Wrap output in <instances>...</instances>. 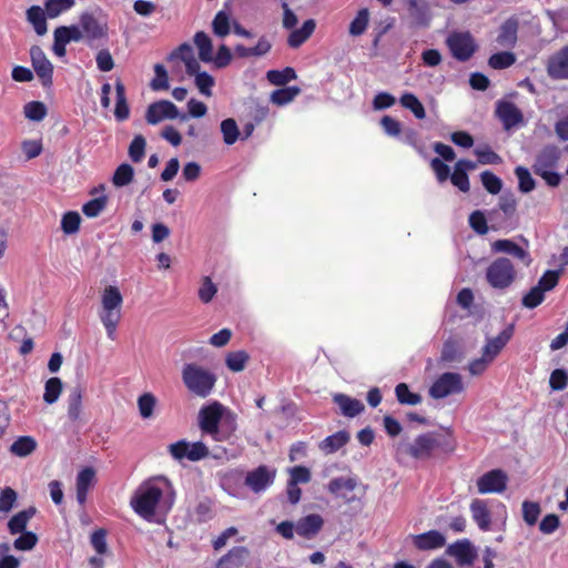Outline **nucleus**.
Masks as SVG:
<instances>
[{"mask_svg":"<svg viewBox=\"0 0 568 568\" xmlns=\"http://www.w3.org/2000/svg\"><path fill=\"white\" fill-rule=\"evenodd\" d=\"M455 443L449 434L438 432H427L416 436L414 439L403 438L395 445V458L399 463L410 458L425 462L434 457L435 453L442 448L453 450Z\"/></svg>","mask_w":568,"mask_h":568,"instance_id":"f257e3e1","label":"nucleus"},{"mask_svg":"<svg viewBox=\"0 0 568 568\" xmlns=\"http://www.w3.org/2000/svg\"><path fill=\"white\" fill-rule=\"evenodd\" d=\"M170 488L171 484L164 477L145 480L133 494L130 505L140 517L152 521L161 505L164 491Z\"/></svg>","mask_w":568,"mask_h":568,"instance_id":"f03ea898","label":"nucleus"},{"mask_svg":"<svg viewBox=\"0 0 568 568\" xmlns=\"http://www.w3.org/2000/svg\"><path fill=\"white\" fill-rule=\"evenodd\" d=\"M122 303L123 297L116 286L109 285L103 290L99 318L102 322L110 339H114L115 337L116 327L122 317Z\"/></svg>","mask_w":568,"mask_h":568,"instance_id":"7ed1b4c3","label":"nucleus"},{"mask_svg":"<svg viewBox=\"0 0 568 568\" xmlns=\"http://www.w3.org/2000/svg\"><path fill=\"white\" fill-rule=\"evenodd\" d=\"M181 377L186 389L201 398H205L212 393L217 381L213 372L196 363L184 364Z\"/></svg>","mask_w":568,"mask_h":568,"instance_id":"20e7f679","label":"nucleus"},{"mask_svg":"<svg viewBox=\"0 0 568 568\" xmlns=\"http://www.w3.org/2000/svg\"><path fill=\"white\" fill-rule=\"evenodd\" d=\"M561 151L554 144L545 145L536 154L535 163L532 165L534 172L541 176L549 186H558L561 176L554 171L560 159Z\"/></svg>","mask_w":568,"mask_h":568,"instance_id":"39448f33","label":"nucleus"},{"mask_svg":"<svg viewBox=\"0 0 568 568\" xmlns=\"http://www.w3.org/2000/svg\"><path fill=\"white\" fill-rule=\"evenodd\" d=\"M485 277L493 288L504 291L515 283L517 271L509 258L498 257L488 265Z\"/></svg>","mask_w":568,"mask_h":568,"instance_id":"423d86ee","label":"nucleus"},{"mask_svg":"<svg viewBox=\"0 0 568 568\" xmlns=\"http://www.w3.org/2000/svg\"><path fill=\"white\" fill-rule=\"evenodd\" d=\"M225 412V407L219 402L201 407L197 418L202 433L211 436L214 440H222L224 437L220 432L219 425Z\"/></svg>","mask_w":568,"mask_h":568,"instance_id":"0eeeda50","label":"nucleus"},{"mask_svg":"<svg viewBox=\"0 0 568 568\" xmlns=\"http://www.w3.org/2000/svg\"><path fill=\"white\" fill-rule=\"evenodd\" d=\"M464 390L463 377L458 373H444L430 386L429 395L435 399H442L449 395Z\"/></svg>","mask_w":568,"mask_h":568,"instance_id":"6e6552de","label":"nucleus"},{"mask_svg":"<svg viewBox=\"0 0 568 568\" xmlns=\"http://www.w3.org/2000/svg\"><path fill=\"white\" fill-rule=\"evenodd\" d=\"M180 119L186 121L187 114L180 113L176 105L169 100H160L151 103L145 112V120L149 124H158L163 120Z\"/></svg>","mask_w":568,"mask_h":568,"instance_id":"1a4fd4ad","label":"nucleus"},{"mask_svg":"<svg viewBox=\"0 0 568 568\" xmlns=\"http://www.w3.org/2000/svg\"><path fill=\"white\" fill-rule=\"evenodd\" d=\"M446 43L453 57L459 61L469 60L477 48L469 32H454L447 38Z\"/></svg>","mask_w":568,"mask_h":568,"instance_id":"9d476101","label":"nucleus"},{"mask_svg":"<svg viewBox=\"0 0 568 568\" xmlns=\"http://www.w3.org/2000/svg\"><path fill=\"white\" fill-rule=\"evenodd\" d=\"M30 59L41 84L45 88L51 87L53 82V65L39 45L31 47Z\"/></svg>","mask_w":568,"mask_h":568,"instance_id":"9b49d317","label":"nucleus"},{"mask_svg":"<svg viewBox=\"0 0 568 568\" xmlns=\"http://www.w3.org/2000/svg\"><path fill=\"white\" fill-rule=\"evenodd\" d=\"M508 477L501 469H493L477 479L479 494H500L507 488Z\"/></svg>","mask_w":568,"mask_h":568,"instance_id":"f8f14e48","label":"nucleus"},{"mask_svg":"<svg viewBox=\"0 0 568 568\" xmlns=\"http://www.w3.org/2000/svg\"><path fill=\"white\" fill-rule=\"evenodd\" d=\"M80 26L82 28L83 36L90 45H92L94 41L105 39L108 36L106 22L98 19L92 13H82L80 17Z\"/></svg>","mask_w":568,"mask_h":568,"instance_id":"ddd939ff","label":"nucleus"},{"mask_svg":"<svg viewBox=\"0 0 568 568\" xmlns=\"http://www.w3.org/2000/svg\"><path fill=\"white\" fill-rule=\"evenodd\" d=\"M276 470L271 469L265 465L247 473L245 477V485L255 494L264 491L268 486L274 483Z\"/></svg>","mask_w":568,"mask_h":568,"instance_id":"4468645a","label":"nucleus"},{"mask_svg":"<svg viewBox=\"0 0 568 568\" xmlns=\"http://www.w3.org/2000/svg\"><path fill=\"white\" fill-rule=\"evenodd\" d=\"M446 554L454 557L459 566H470L477 557L476 549L468 539L458 540L449 545Z\"/></svg>","mask_w":568,"mask_h":568,"instance_id":"2eb2a0df","label":"nucleus"},{"mask_svg":"<svg viewBox=\"0 0 568 568\" xmlns=\"http://www.w3.org/2000/svg\"><path fill=\"white\" fill-rule=\"evenodd\" d=\"M496 114L503 122L505 130H510L524 122L521 111L509 101H500L497 103Z\"/></svg>","mask_w":568,"mask_h":568,"instance_id":"dca6fc26","label":"nucleus"},{"mask_svg":"<svg viewBox=\"0 0 568 568\" xmlns=\"http://www.w3.org/2000/svg\"><path fill=\"white\" fill-rule=\"evenodd\" d=\"M491 250L496 253L509 254L520 260L526 266L531 263L529 253L511 240H497L491 244Z\"/></svg>","mask_w":568,"mask_h":568,"instance_id":"f3484780","label":"nucleus"},{"mask_svg":"<svg viewBox=\"0 0 568 568\" xmlns=\"http://www.w3.org/2000/svg\"><path fill=\"white\" fill-rule=\"evenodd\" d=\"M513 336V326L504 329L498 336L488 338L483 348V356L493 362Z\"/></svg>","mask_w":568,"mask_h":568,"instance_id":"a211bd4d","label":"nucleus"},{"mask_svg":"<svg viewBox=\"0 0 568 568\" xmlns=\"http://www.w3.org/2000/svg\"><path fill=\"white\" fill-rule=\"evenodd\" d=\"M414 545L419 550H433L445 546L446 538L438 530H429L424 534L413 536Z\"/></svg>","mask_w":568,"mask_h":568,"instance_id":"6ab92c4d","label":"nucleus"},{"mask_svg":"<svg viewBox=\"0 0 568 568\" xmlns=\"http://www.w3.org/2000/svg\"><path fill=\"white\" fill-rule=\"evenodd\" d=\"M248 556L250 551L246 547H233L226 555L219 559L216 568H242Z\"/></svg>","mask_w":568,"mask_h":568,"instance_id":"aec40b11","label":"nucleus"},{"mask_svg":"<svg viewBox=\"0 0 568 568\" xmlns=\"http://www.w3.org/2000/svg\"><path fill=\"white\" fill-rule=\"evenodd\" d=\"M548 73L557 79L568 78V45L549 59Z\"/></svg>","mask_w":568,"mask_h":568,"instance_id":"412c9836","label":"nucleus"},{"mask_svg":"<svg viewBox=\"0 0 568 568\" xmlns=\"http://www.w3.org/2000/svg\"><path fill=\"white\" fill-rule=\"evenodd\" d=\"M323 524V518L320 515H307L297 521L295 525V531L300 536L312 538L321 530Z\"/></svg>","mask_w":568,"mask_h":568,"instance_id":"4be33fe9","label":"nucleus"},{"mask_svg":"<svg viewBox=\"0 0 568 568\" xmlns=\"http://www.w3.org/2000/svg\"><path fill=\"white\" fill-rule=\"evenodd\" d=\"M83 392L80 386H74L68 395V417L72 423L83 420Z\"/></svg>","mask_w":568,"mask_h":568,"instance_id":"5701e85b","label":"nucleus"},{"mask_svg":"<svg viewBox=\"0 0 568 568\" xmlns=\"http://www.w3.org/2000/svg\"><path fill=\"white\" fill-rule=\"evenodd\" d=\"M328 489L336 497L352 501L354 499L355 483L352 478H335L331 480Z\"/></svg>","mask_w":568,"mask_h":568,"instance_id":"b1692460","label":"nucleus"},{"mask_svg":"<svg viewBox=\"0 0 568 568\" xmlns=\"http://www.w3.org/2000/svg\"><path fill=\"white\" fill-rule=\"evenodd\" d=\"M95 471L91 467L82 469L77 476V499L83 505L87 500L89 488L92 486Z\"/></svg>","mask_w":568,"mask_h":568,"instance_id":"393cba45","label":"nucleus"},{"mask_svg":"<svg viewBox=\"0 0 568 568\" xmlns=\"http://www.w3.org/2000/svg\"><path fill=\"white\" fill-rule=\"evenodd\" d=\"M271 48H272V44L267 40V38L261 37L255 47L246 48L243 44H237L234 48V52H235L236 57H239V58H251V57L260 58V57H263L266 53H268Z\"/></svg>","mask_w":568,"mask_h":568,"instance_id":"a878e982","label":"nucleus"},{"mask_svg":"<svg viewBox=\"0 0 568 568\" xmlns=\"http://www.w3.org/2000/svg\"><path fill=\"white\" fill-rule=\"evenodd\" d=\"M408 13L416 24L427 26L429 22V7L426 0H406Z\"/></svg>","mask_w":568,"mask_h":568,"instance_id":"bb28decb","label":"nucleus"},{"mask_svg":"<svg viewBox=\"0 0 568 568\" xmlns=\"http://www.w3.org/2000/svg\"><path fill=\"white\" fill-rule=\"evenodd\" d=\"M316 22L313 19L306 20L300 29L293 30L287 39L291 48H298L302 45L314 32Z\"/></svg>","mask_w":568,"mask_h":568,"instance_id":"cd10ccee","label":"nucleus"},{"mask_svg":"<svg viewBox=\"0 0 568 568\" xmlns=\"http://www.w3.org/2000/svg\"><path fill=\"white\" fill-rule=\"evenodd\" d=\"M27 20L30 22L37 34L44 36L48 31L47 12L39 6H32L27 10Z\"/></svg>","mask_w":568,"mask_h":568,"instance_id":"c85d7f7f","label":"nucleus"},{"mask_svg":"<svg viewBox=\"0 0 568 568\" xmlns=\"http://www.w3.org/2000/svg\"><path fill=\"white\" fill-rule=\"evenodd\" d=\"M470 511L479 528L487 530L490 526V514L486 503L481 499H474L470 504Z\"/></svg>","mask_w":568,"mask_h":568,"instance_id":"c756f323","label":"nucleus"},{"mask_svg":"<svg viewBox=\"0 0 568 568\" xmlns=\"http://www.w3.org/2000/svg\"><path fill=\"white\" fill-rule=\"evenodd\" d=\"M351 439V434L345 430H339L321 442L320 448L326 453L332 454L343 447Z\"/></svg>","mask_w":568,"mask_h":568,"instance_id":"7c9ffc66","label":"nucleus"},{"mask_svg":"<svg viewBox=\"0 0 568 568\" xmlns=\"http://www.w3.org/2000/svg\"><path fill=\"white\" fill-rule=\"evenodd\" d=\"M518 22L515 19H508L500 28L497 42L501 47H511L517 40Z\"/></svg>","mask_w":568,"mask_h":568,"instance_id":"2f4dec72","label":"nucleus"},{"mask_svg":"<svg viewBox=\"0 0 568 568\" xmlns=\"http://www.w3.org/2000/svg\"><path fill=\"white\" fill-rule=\"evenodd\" d=\"M36 508L29 507L22 511L16 514L8 523L9 531L12 535L23 532L29 520L34 516Z\"/></svg>","mask_w":568,"mask_h":568,"instance_id":"473e14b6","label":"nucleus"},{"mask_svg":"<svg viewBox=\"0 0 568 568\" xmlns=\"http://www.w3.org/2000/svg\"><path fill=\"white\" fill-rule=\"evenodd\" d=\"M115 92H116V103L114 110V116L118 121H124L130 115V109L125 98V88L124 84L118 80L115 82Z\"/></svg>","mask_w":568,"mask_h":568,"instance_id":"72a5a7b5","label":"nucleus"},{"mask_svg":"<svg viewBox=\"0 0 568 568\" xmlns=\"http://www.w3.org/2000/svg\"><path fill=\"white\" fill-rule=\"evenodd\" d=\"M194 43L199 49V58L203 62H212L213 61V45L209 36L199 31L194 36Z\"/></svg>","mask_w":568,"mask_h":568,"instance_id":"f704fd0d","label":"nucleus"},{"mask_svg":"<svg viewBox=\"0 0 568 568\" xmlns=\"http://www.w3.org/2000/svg\"><path fill=\"white\" fill-rule=\"evenodd\" d=\"M37 448V442L31 436H21L10 446V452L18 457H27Z\"/></svg>","mask_w":568,"mask_h":568,"instance_id":"c9c22d12","label":"nucleus"},{"mask_svg":"<svg viewBox=\"0 0 568 568\" xmlns=\"http://www.w3.org/2000/svg\"><path fill=\"white\" fill-rule=\"evenodd\" d=\"M399 103L403 108L409 110L416 119H425V108L415 94L409 92L404 93L399 99Z\"/></svg>","mask_w":568,"mask_h":568,"instance_id":"e433bc0d","label":"nucleus"},{"mask_svg":"<svg viewBox=\"0 0 568 568\" xmlns=\"http://www.w3.org/2000/svg\"><path fill=\"white\" fill-rule=\"evenodd\" d=\"M134 178V170L128 163H122L119 165L112 176V183L116 187H123L129 185Z\"/></svg>","mask_w":568,"mask_h":568,"instance_id":"4c0bfd02","label":"nucleus"},{"mask_svg":"<svg viewBox=\"0 0 568 568\" xmlns=\"http://www.w3.org/2000/svg\"><path fill=\"white\" fill-rule=\"evenodd\" d=\"M62 392V382L59 377H51L45 382L43 400L51 405L54 404Z\"/></svg>","mask_w":568,"mask_h":568,"instance_id":"58836bf2","label":"nucleus"},{"mask_svg":"<svg viewBox=\"0 0 568 568\" xmlns=\"http://www.w3.org/2000/svg\"><path fill=\"white\" fill-rule=\"evenodd\" d=\"M300 88L297 87H287L284 89H277L272 92L271 101L276 105H285L294 100V98L300 93Z\"/></svg>","mask_w":568,"mask_h":568,"instance_id":"ea45409f","label":"nucleus"},{"mask_svg":"<svg viewBox=\"0 0 568 568\" xmlns=\"http://www.w3.org/2000/svg\"><path fill=\"white\" fill-rule=\"evenodd\" d=\"M296 79V72L293 68H285L282 71L270 70L267 72V80L274 85H285L287 82Z\"/></svg>","mask_w":568,"mask_h":568,"instance_id":"a19ab883","label":"nucleus"},{"mask_svg":"<svg viewBox=\"0 0 568 568\" xmlns=\"http://www.w3.org/2000/svg\"><path fill=\"white\" fill-rule=\"evenodd\" d=\"M73 6L74 0H47L44 3L47 16L51 19L57 18Z\"/></svg>","mask_w":568,"mask_h":568,"instance_id":"79ce46f5","label":"nucleus"},{"mask_svg":"<svg viewBox=\"0 0 568 568\" xmlns=\"http://www.w3.org/2000/svg\"><path fill=\"white\" fill-rule=\"evenodd\" d=\"M248 361V354L245 351H236L227 354L225 364L232 372H242Z\"/></svg>","mask_w":568,"mask_h":568,"instance_id":"37998d69","label":"nucleus"},{"mask_svg":"<svg viewBox=\"0 0 568 568\" xmlns=\"http://www.w3.org/2000/svg\"><path fill=\"white\" fill-rule=\"evenodd\" d=\"M397 400L405 405H417L422 403V396L412 393L405 383H400L395 388Z\"/></svg>","mask_w":568,"mask_h":568,"instance_id":"c03bdc74","label":"nucleus"},{"mask_svg":"<svg viewBox=\"0 0 568 568\" xmlns=\"http://www.w3.org/2000/svg\"><path fill=\"white\" fill-rule=\"evenodd\" d=\"M523 519L528 526L536 525L539 515L541 514V507L536 501L525 500L521 505Z\"/></svg>","mask_w":568,"mask_h":568,"instance_id":"a18cd8bd","label":"nucleus"},{"mask_svg":"<svg viewBox=\"0 0 568 568\" xmlns=\"http://www.w3.org/2000/svg\"><path fill=\"white\" fill-rule=\"evenodd\" d=\"M212 29L215 36L224 38L230 33V17L225 11H219L213 21Z\"/></svg>","mask_w":568,"mask_h":568,"instance_id":"49530a36","label":"nucleus"},{"mask_svg":"<svg viewBox=\"0 0 568 568\" xmlns=\"http://www.w3.org/2000/svg\"><path fill=\"white\" fill-rule=\"evenodd\" d=\"M221 132L223 134V141L227 145L234 144L240 135L237 124L233 119H225L221 122Z\"/></svg>","mask_w":568,"mask_h":568,"instance_id":"de8ad7c7","label":"nucleus"},{"mask_svg":"<svg viewBox=\"0 0 568 568\" xmlns=\"http://www.w3.org/2000/svg\"><path fill=\"white\" fill-rule=\"evenodd\" d=\"M106 204L108 197L102 195L83 204L82 212L88 217H97L105 209Z\"/></svg>","mask_w":568,"mask_h":568,"instance_id":"09e8293b","label":"nucleus"},{"mask_svg":"<svg viewBox=\"0 0 568 568\" xmlns=\"http://www.w3.org/2000/svg\"><path fill=\"white\" fill-rule=\"evenodd\" d=\"M515 174L518 179V189L520 192L528 193L535 189L536 183L528 169L517 166L515 169Z\"/></svg>","mask_w":568,"mask_h":568,"instance_id":"8fccbe9b","label":"nucleus"},{"mask_svg":"<svg viewBox=\"0 0 568 568\" xmlns=\"http://www.w3.org/2000/svg\"><path fill=\"white\" fill-rule=\"evenodd\" d=\"M156 398L151 393H144L138 398V407L142 418L146 419L152 417Z\"/></svg>","mask_w":568,"mask_h":568,"instance_id":"3c124183","label":"nucleus"},{"mask_svg":"<svg viewBox=\"0 0 568 568\" xmlns=\"http://www.w3.org/2000/svg\"><path fill=\"white\" fill-rule=\"evenodd\" d=\"M23 112L27 119L31 121H41L47 114V108L42 102L32 101L24 105Z\"/></svg>","mask_w":568,"mask_h":568,"instance_id":"603ef678","label":"nucleus"},{"mask_svg":"<svg viewBox=\"0 0 568 568\" xmlns=\"http://www.w3.org/2000/svg\"><path fill=\"white\" fill-rule=\"evenodd\" d=\"M545 300V292L538 286H534L530 291L523 297L521 304L526 308H535L540 305Z\"/></svg>","mask_w":568,"mask_h":568,"instance_id":"864d4df0","label":"nucleus"},{"mask_svg":"<svg viewBox=\"0 0 568 568\" xmlns=\"http://www.w3.org/2000/svg\"><path fill=\"white\" fill-rule=\"evenodd\" d=\"M81 217L78 212H68L62 216L61 229L65 234H74L79 231Z\"/></svg>","mask_w":568,"mask_h":568,"instance_id":"5fc2aeb1","label":"nucleus"},{"mask_svg":"<svg viewBox=\"0 0 568 568\" xmlns=\"http://www.w3.org/2000/svg\"><path fill=\"white\" fill-rule=\"evenodd\" d=\"M146 141L142 135H136L129 146L130 159L138 163L144 158Z\"/></svg>","mask_w":568,"mask_h":568,"instance_id":"6e6d98bb","label":"nucleus"},{"mask_svg":"<svg viewBox=\"0 0 568 568\" xmlns=\"http://www.w3.org/2000/svg\"><path fill=\"white\" fill-rule=\"evenodd\" d=\"M481 183L484 187L490 193V194H498L501 191L503 182L501 180L495 175L490 171H484L480 174Z\"/></svg>","mask_w":568,"mask_h":568,"instance_id":"4d7b16f0","label":"nucleus"},{"mask_svg":"<svg viewBox=\"0 0 568 568\" xmlns=\"http://www.w3.org/2000/svg\"><path fill=\"white\" fill-rule=\"evenodd\" d=\"M562 268L556 271H547L538 281L537 285L546 293L555 288L558 284Z\"/></svg>","mask_w":568,"mask_h":568,"instance_id":"13d9d810","label":"nucleus"},{"mask_svg":"<svg viewBox=\"0 0 568 568\" xmlns=\"http://www.w3.org/2000/svg\"><path fill=\"white\" fill-rule=\"evenodd\" d=\"M474 153L477 155L478 162L484 165L500 164L503 162L501 158L489 146H478L475 149Z\"/></svg>","mask_w":568,"mask_h":568,"instance_id":"bf43d9fd","label":"nucleus"},{"mask_svg":"<svg viewBox=\"0 0 568 568\" xmlns=\"http://www.w3.org/2000/svg\"><path fill=\"white\" fill-rule=\"evenodd\" d=\"M195 85L205 97H212V88L215 83L214 78L207 72H201L195 75Z\"/></svg>","mask_w":568,"mask_h":568,"instance_id":"052dcab7","label":"nucleus"},{"mask_svg":"<svg viewBox=\"0 0 568 568\" xmlns=\"http://www.w3.org/2000/svg\"><path fill=\"white\" fill-rule=\"evenodd\" d=\"M18 495L16 490L7 487L0 490V513L8 514L13 508L17 501Z\"/></svg>","mask_w":568,"mask_h":568,"instance_id":"680f3d73","label":"nucleus"},{"mask_svg":"<svg viewBox=\"0 0 568 568\" xmlns=\"http://www.w3.org/2000/svg\"><path fill=\"white\" fill-rule=\"evenodd\" d=\"M515 55L510 52H498L489 58V65L493 69H505L515 62Z\"/></svg>","mask_w":568,"mask_h":568,"instance_id":"e2e57ef3","label":"nucleus"},{"mask_svg":"<svg viewBox=\"0 0 568 568\" xmlns=\"http://www.w3.org/2000/svg\"><path fill=\"white\" fill-rule=\"evenodd\" d=\"M13 541V547L18 550H31L38 542V536L32 531H23Z\"/></svg>","mask_w":568,"mask_h":568,"instance_id":"0e129e2a","label":"nucleus"},{"mask_svg":"<svg viewBox=\"0 0 568 568\" xmlns=\"http://www.w3.org/2000/svg\"><path fill=\"white\" fill-rule=\"evenodd\" d=\"M155 78L151 81V88L155 91L169 89V78L162 64L154 65Z\"/></svg>","mask_w":568,"mask_h":568,"instance_id":"69168bd1","label":"nucleus"},{"mask_svg":"<svg viewBox=\"0 0 568 568\" xmlns=\"http://www.w3.org/2000/svg\"><path fill=\"white\" fill-rule=\"evenodd\" d=\"M10 545L8 542L0 544V568H19L20 561L10 555Z\"/></svg>","mask_w":568,"mask_h":568,"instance_id":"338daca9","label":"nucleus"},{"mask_svg":"<svg viewBox=\"0 0 568 568\" xmlns=\"http://www.w3.org/2000/svg\"><path fill=\"white\" fill-rule=\"evenodd\" d=\"M334 403L338 405L341 413L347 417H355V400L344 394H335Z\"/></svg>","mask_w":568,"mask_h":568,"instance_id":"774afa93","label":"nucleus"}]
</instances>
